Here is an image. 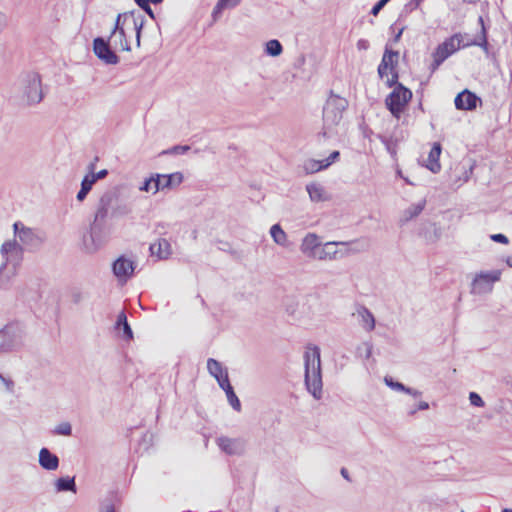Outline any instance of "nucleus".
I'll return each instance as SVG.
<instances>
[{"mask_svg": "<svg viewBox=\"0 0 512 512\" xmlns=\"http://www.w3.org/2000/svg\"><path fill=\"white\" fill-rule=\"evenodd\" d=\"M479 22L482 25V29L481 35L477 39L473 41L464 42L463 34L456 33L437 46V48L432 54L433 62L430 66L432 72L436 71L447 58H449L460 48H465L469 46H479L484 50H487L488 42L482 17L479 18Z\"/></svg>", "mask_w": 512, "mask_h": 512, "instance_id": "obj_1", "label": "nucleus"}, {"mask_svg": "<svg viewBox=\"0 0 512 512\" xmlns=\"http://www.w3.org/2000/svg\"><path fill=\"white\" fill-rule=\"evenodd\" d=\"M305 385L315 399L322 396L320 349L309 345L304 353Z\"/></svg>", "mask_w": 512, "mask_h": 512, "instance_id": "obj_2", "label": "nucleus"}, {"mask_svg": "<svg viewBox=\"0 0 512 512\" xmlns=\"http://www.w3.org/2000/svg\"><path fill=\"white\" fill-rule=\"evenodd\" d=\"M120 192L118 187H112L106 190L99 198L94 220L90 225V238L93 243L99 240L100 234L104 228L106 219L111 218L114 207L116 206Z\"/></svg>", "mask_w": 512, "mask_h": 512, "instance_id": "obj_3", "label": "nucleus"}, {"mask_svg": "<svg viewBox=\"0 0 512 512\" xmlns=\"http://www.w3.org/2000/svg\"><path fill=\"white\" fill-rule=\"evenodd\" d=\"M348 107V101L337 95H331L323 107V130L318 134V140L321 138H330L336 131L342 120L343 112Z\"/></svg>", "mask_w": 512, "mask_h": 512, "instance_id": "obj_4", "label": "nucleus"}, {"mask_svg": "<svg viewBox=\"0 0 512 512\" xmlns=\"http://www.w3.org/2000/svg\"><path fill=\"white\" fill-rule=\"evenodd\" d=\"M5 261L0 265V289H7L16 274V267L22 260L23 247L16 241H6L1 246Z\"/></svg>", "mask_w": 512, "mask_h": 512, "instance_id": "obj_5", "label": "nucleus"}, {"mask_svg": "<svg viewBox=\"0 0 512 512\" xmlns=\"http://www.w3.org/2000/svg\"><path fill=\"white\" fill-rule=\"evenodd\" d=\"M16 89L20 93L21 99L29 106L39 104L44 95L42 90V80L38 72H22L16 82Z\"/></svg>", "mask_w": 512, "mask_h": 512, "instance_id": "obj_6", "label": "nucleus"}, {"mask_svg": "<svg viewBox=\"0 0 512 512\" xmlns=\"http://www.w3.org/2000/svg\"><path fill=\"white\" fill-rule=\"evenodd\" d=\"M26 336L25 327L18 321L9 322L0 329V354L20 350Z\"/></svg>", "mask_w": 512, "mask_h": 512, "instance_id": "obj_7", "label": "nucleus"}, {"mask_svg": "<svg viewBox=\"0 0 512 512\" xmlns=\"http://www.w3.org/2000/svg\"><path fill=\"white\" fill-rule=\"evenodd\" d=\"M14 234L18 237L21 244L31 252L37 251L41 248L46 240L45 234L39 230L26 227L21 222L13 224Z\"/></svg>", "mask_w": 512, "mask_h": 512, "instance_id": "obj_8", "label": "nucleus"}, {"mask_svg": "<svg viewBox=\"0 0 512 512\" xmlns=\"http://www.w3.org/2000/svg\"><path fill=\"white\" fill-rule=\"evenodd\" d=\"M411 98V90L397 82L393 91L386 97L385 104L391 114L399 118Z\"/></svg>", "mask_w": 512, "mask_h": 512, "instance_id": "obj_9", "label": "nucleus"}, {"mask_svg": "<svg viewBox=\"0 0 512 512\" xmlns=\"http://www.w3.org/2000/svg\"><path fill=\"white\" fill-rule=\"evenodd\" d=\"M501 278L500 270L481 271L477 273L471 283V293L482 295L490 293L493 286Z\"/></svg>", "mask_w": 512, "mask_h": 512, "instance_id": "obj_10", "label": "nucleus"}, {"mask_svg": "<svg viewBox=\"0 0 512 512\" xmlns=\"http://www.w3.org/2000/svg\"><path fill=\"white\" fill-rule=\"evenodd\" d=\"M93 51L105 64L115 65L119 62V57L112 50L110 42L103 37H96L93 40Z\"/></svg>", "mask_w": 512, "mask_h": 512, "instance_id": "obj_11", "label": "nucleus"}, {"mask_svg": "<svg viewBox=\"0 0 512 512\" xmlns=\"http://www.w3.org/2000/svg\"><path fill=\"white\" fill-rule=\"evenodd\" d=\"M136 264L124 255L112 263V272L119 282L126 283L133 275Z\"/></svg>", "mask_w": 512, "mask_h": 512, "instance_id": "obj_12", "label": "nucleus"}, {"mask_svg": "<svg viewBox=\"0 0 512 512\" xmlns=\"http://www.w3.org/2000/svg\"><path fill=\"white\" fill-rule=\"evenodd\" d=\"M357 327L365 333L370 334L376 326L373 313L363 305H358L354 311Z\"/></svg>", "mask_w": 512, "mask_h": 512, "instance_id": "obj_13", "label": "nucleus"}, {"mask_svg": "<svg viewBox=\"0 0 512 512\" xmlns=\"http://www.w3.org/2000/svg\"><path fill=\"white\" fill-rule=\"evenodd\" d=\"M183 174L181 172H174L171 174H155V191L156 194L160 190L172 189L179 186L183 182Z\"/></svg>", "mask_w": 512, "mask_h": 512, "instance_id": "obj_14", "label": "nucleus"}, {"mask_svg": "<svg viewBox=\"0 0 512 512\" xmlns=\"http://www.w3.org/2000/svg\"><path fill=\"white\" fill-rule=\"evenodd\" d=\"M455 107L458 110H475L478 103H481V99L473 92L468 89L460 92L454 100Z\"/></svg>", "mask_w": 512, "mask_h": 512, "instance_id": "obj_15", "label": "nucleus"}, {"mask_svg": "<svg viewBox=\"0 0 512 512\" xmlns=\"http://www.w3.org/2000/svg\"><path fill=\"white\" fill-rule=\"evenodd\" d=\"M207 369L211 376L215 378L222 390L226 389V383H230L228 372L222 364L214 358L207 360Z\"/></svg>", "mask_w": 512, "mask_h": 512, "instance_id": "obj_16", "label": "nucleus"}, {"mask_svg": "<svg viewBox=\"0 0 512 512\" xmlns=\"http://www.w3.org/2000/svg\"><path fill=\"white\" fill-rule=\"evenodd\" d=\"M399 54L396 51L389 50L386 48L382 60L380 63L390 67L391 77L385 80L388 87L394 86L398 81V72L396 71V65L398 62Z\"/></svg>", "mask_w": 512, "mask_h": 512, "instance_id": "obj_17", "label": "nucleus"}, {"mask_svg": "<svg viewBox=\"0 0 512 512\" xmlns=\"http://www.w3.org/2000/svg\"><path fill=\"white\" fill-rule=\"evenodd\" d=\"M217 444L228 455H239L243 451V443L239 439L221 436L217 439Z\"/></svg>", "mask_w": 512, "mask_h": 512, "instance_id": "obj_18", "label": "nucleus"}, {"mask_svg": "<svg viewBox=\"0 0 512 512\" xmlns=\"http://www.w3.org/2000/svg\"><path fill=\"white\" fill-rule=\"evenodd\" d=\"M39 465L48 471L57 470L59 467V458L56 454L52 453L48 448L43 447L39 451Z\"/></svg>", "mask_w": 512, "mask_h": 512, "instance_id": "obj_19", "label": "nucleus"}, {"mask_svg": "<svg viewBox=\"0 0 512 512\" xmlns=\"http://www.w3.org/2000/svg\"><path fill=\"white\" fill-rule=\"evenodd\" d=\"M320 247L318 237L315 234H308L302 241L301 251L308 256L318 257Z\"/></svg>", "mask_w": 512, "mask_h": 512, "instance_id": "obj_20", "label": "nucleus"}, {"mask_svg": "<svg viewBox=\"0 0 512 512\" xmlns=\"http://www.w3.org/2000/svg\"><path fill=\"white\" fill-rule=\"evenodd\" d=\"M426 206V200H421L417 203L411 204L408 208H406L400 217V223L406 224L407 222L411 221L415 217H417L425 208Z\"/></svg>", "mask_w": 512, "mask_h": 512, "instance_id": "obj_21", "label": "nucleus"}, {"mask_svg": "<svg viewBox=\"0 0 512 512\" xmlns=\"http://www.w3.org/2000/svg\"><path fill=\"white\" fill-rule=\"evenodd\" d=\"M152 255H157L159 259H167L171 255V244L166 239H159L158 242L150 245Z\"/></svg>", "mask_w": 512, "mask_h": 512, "instance_id": "obj_22", "label": "nucleus"}, {"mask_svg": "<svg viewBox=\"0 0 512 512\" xmlns=\"http://www.w3.org/2000/svg\"><path fill=\"white\" fill-rule=\"evenodd\" d=\"M441 154V145L439 143H434L432 146L428 159L426 167L433 173H437L440 171V163H439V157Z\"/></svg>", "mask_w": 512, "mask_h": 512, "instance_id": "obj_23", "label": "nucleus"}, {"mask_svg": "<svg viewBox=\"0 0 512 512\" xmlns=\"http://www.w3.org/2000/svg\"><path fill=\"white\" fill-rule=\"evenodd\" d=\"M56 492H77L75 477H60L55 481Z\"/></svg>", "mask_w": 512, "mask_h": 512, "instance_id": "obj_24", "label": "nucleus"}, {"mask_svg": "<svg viewBox=\"0 0 512 512\" xmlns=\"http://www.w3.org/2000/svg\"><path fill=\"white\" fill-rule=\"evenodd\" d=\"M339 243L337 242H327L324 245H321L320 251L318 253L319 259H335L338 257L339 251L337 250V246Z\"/></svg>", "mask_w": 512, "mask_h": 512, "instance_id": "obj_25", "label": "nucleus"}, {"mask_svg": "<svg viewBox=\"0 0 512 512\" xmlns=\"http://www.w3.org/2000/svg\"><path fill=\"white\" fill-rule=\"evenodd\" d=\"M306 190L309 194L311 201L321 202L326 200L325 190L321 184L310 183L306 186Z\"/></svg>", "mask_w": 512, "mask_h": 512, "instance_id": "obj_26", "label": "nucleus"}, {"mask_svg": "<svg viewBox=\"0 0 512 512\" xmlns=\"http://www.w3.org/2000/svg\"><path fill=\"white\" fill-rule=\"evenodd\" d=\"M116 329H122L123 330V336L126 339H132L133 338V331L127 321V316L124 311L120 312L117 316L116 320Z\"/></svg>", "mask_w": 512, "mask_h": 512, "instance_id": "obj_27", "label": "nucleus"}, {"mask_svg": "<svg viewBox=\"0 0 512 512\" xmlns=\"http://www.w3.org/2000/svg\"><path fill=\"white\" fill-rule=\"evenodd\" d=\"M132 213V206L130 203L122 201L120 198L116 206L114 207L113 213H111V218H121L128 216Z\"/></svg>", "mask_w": 512, "mask_h": 512, "instance_id": "obj_28", "label": "nucleus"}, {"mask_svg": "<svg viewBox=\"0 0 512 512\" xmlns=\"http://www.w3.org/2000/svg\"><path fill=\"white\" fill-rule=\"evenodd\" d=\"M283 52V46L277 39H271L265 44V53L271 57L280 56Z\"/></svg>", "mask_w": 512, "mask_h": 512, "instance_id": "obj_29", "label": "nucleus"}, {"mask_svg": "<svg viewBox=\"0 0 512 512\" xmlns=\"http://www.w3.org/2000/svg\"><path fill=\"white\" fill-rule=\"evenodd\" d=\"M224 392L227 396V400L229 404L232 406V408L240 412L241 411V402L239 398L237 397L236 393L234 392V389L231 385V383H226V389H224Z\"/></svg>", "mask_w": 512, "mask_h": 512, "instance_id": "obj_30", "label": "nucleus"}, {"mask_svg": "<svg viewBox=\"0 0 512 512\" xmlns=\"http://www.w3.org/2000/svg\"><path fill=\"white\" fill-rule=\"evenodd\" d=\"M271 237L278 245L285 246L287 242V235L279 224H274L270 229Z\"/></svg>", "mask_w": 512, "mask_h": 512, "instance_id": "obj_31", "label": "nucleus"}, {"mask_svg": "<svg viewBox=\"0 0 512 512\" xmlns=\"http://www.w3.org/2000/svg\"><path fill=\"white\" fill-rule=\"evenodd\" d=\"M93 185L94 183L85 175L81 181V188L76 195V199L79 202H83L92 190Z\"/></svg>", "mask_w": 512, "mask_h": 512, "instance_id": "obj_32", "label": "nucleus"}, {"mask_svg": "<svg viewBox=\"0 0 512 512\" xmlns=\"http://www.w3.org/2000/svg\"><path fill=\"white\" fill-rule=\"evenodd\" d=\"M303 168L307 174H313V173L319 172L321 170L327 169L326 167H324L323 159L322 160L308 159L304 162Z\"/></svg>", "mask_w": 512, "mask_h": 512, "instance_id": "obj_33", "label": "nucleus"}, {"mask_svg": "<svg viewBox=\"0 0 512 512\" xmlns=\"http://www.w3.org/2000/svg\"><path fill=\"white\" fill-rule=\"evenodd\" d=\"M115 48H119L122 51H130L131 47L126 39V33L124 29H121L117 33V38H110Z\"/></svg>", "mask_w": 512, "mask_h": 512, "instance_id": "obj_34", "label": "nucleus"}, {"mask_svg": "<svg viewBox=\"0 0 512 512\" xmlns=\"http://www.w3.org/2000/svg\"><path fill=\"white\" fill-rule=\"evenodd\" d=\"M94 168H95V163L94 162L90 163L88 166L89 174H87L86 176H88V178L95 184L96 181L104 179L108 175V170L102 169V170L98 171L97 173H94Z\"/></svg>", "mask_w": 512, "mask_h": 512, "instance_id": "obj_35", "label": "nucleus"}, {"mask_svg": "<svg viewBox=\"0 0 512 512\" xmlns=\"http://www.w3.org/2000/svg\"><path fill=\"white\" fill-rule=\"evenodd\" d=\"M240 2L241 0H218L216 6L213 9V15L221 12L223 9L227 7L234 8L237 5H239Z\"/></svg>", "mask_w": 512, "mask_h": 512, "instance_id": "obj_36", "label": "nucleus"}, {"mask_svg": "<svg viewBox=\"0 0 512 512\" xmlns=\"http://www.w3.org/2000/svg\"><path fill=\"white\" fill-rule=\"evenodd\" d=\"M384 382L392 390L399 391V392H404V390H406V386L404 384H402L398 381H395L390 376H385Z\"/></svg>", "mask_w": 512, "mask_h": 512, "instance_id": "obj_37", "label": "nucleus"}, {"mask_svg": "<svg viewBox=\"0 0 512 512\" xmlns=\"http://www.w3.org/2000/svg\"><path fill=\"white\" fill-rule=\"evenodd\" d=\"M54 433L63 436H70L72 434V426L69 422H62L56 426Z\"/></svg>", "mask_w": 512, "mask_h": 512, "instance_id": "obj_38", "label": "nucleus"}, {"mask_svg": "<svg viewBox=\"0 0 512 512\" xmlns=\"http://www.w3.org/2000/svg\"><path fill=\"white\" fill-rule=\"evenodd\" d=\"M190 150V146L188 145H175L167 150H164L162 154H173V155H180L185 154Z\"/></svg>", "mask_w": 512, "mask_h": 512, "instance_id": "obj_39", "label": "nucleus"}, {"mask_svg": "<svg viewBox=\"0 0 512 512\" xmlns=\"http://www.w3.org/2000/svg\"><path fill=\"white\" fill-rule=\"evenodd\" d=\"M155 174L151 175L149 178H146L142 185L139 187L140 191L143 192H149V191H155Z\"/></svg>", "mask_w": 512, "mask_h": 512, "instance_id": "obj_40", "label": "nucleus"}, {"mask_svg": "<svg viewBox=\"0 0 512 512\" xmlns=\"http://www.w3.org/2000/svg\"><path fill=\"white\" fill-rule=\"evenodd\" d=\"M136 4L152 19H155V14L150 6V0H134Z\"/></svg>", "mask_w": 512, "mask_h": 512, "instance_id": "obj_41", "label": "nucleus"}, {"mask_svg": "<svg viewBox=\"0 0 512 512\" xmlns=\"http://www.w3.org/2000/svg\"><path fill=\"white\" fill-rule=\"evenodd\" d=\"M373 345L371 342L367 341L362 346L358 347V354L365 359H369L372 354Z\"/></svg>", "mask_w": 512, "mask_h": 512, "instance_id": "obj_42", "label": "nucleus"}, {"mask_svg": "<svg viewBox=\"0 0 512 512\" xmlns=\"http://www.w3.org/2000/svg\"><path fill=\"white\" fill-rule=\"evenodd\" d=\"M144 23H145L144 17H140V20L135 19V18L133 19V25H134V28H135V31H136V43H137V46H140L141 31H142V28L144 26Z\"/></svg>", "mask_w": 512, "mask_h": 512, "instance_id": "obj_43", "label": "nucleus"}, {"mask_svg": "<svg viewBox=\"0 0 512 512\" xmlns=\"http://www.w3.org/2000/svg\"><path fill=\"white\" fill-rule=\"evenodd\" d=\"M383 143L386 147V150L388 151V153L392 156V157H395L396 154H397V150H396V142L391 139V138H384L383 139Z\"/></svg>", "mask_w": 512, "mask_h": 512, "instance_id": "obj_44", "label": "nucleus"}, {"mask_svg": "<svg viewBox=\"0 0 512 512\" xmlns=\"http://www.w3.org/2000/svg\"><path fill=\"white\" fill-rule=\"evenodd\" d=\"M469 400H470L471 405H473V406H476V407L484 406L483 399L481 398V396L479 394H477L475 392H471L469 394Z\"/></svg>", "mask_w": 512, "mask_h": 512, "instance_id": "obj_45", "label": "nucleus"}, {"mask_svg": "<svg viewBox=\"0 0 512 512\" xmlns=\"http://www.w3.org/2000/svg\"><path fill=\"white\" fill-rule=\"evenodd\" d=\"M340 156V152L335 150L333 151L332 153H330V155L323 159L324 161V167L328 168L329 166H331Z\"/></svg>", "mask_w": 512, "mask_h": 512, "instance_id": "obj_46", "label": "nucleus"}, {"mask_svg": "<svg viewBox=\"0 0 512 512\" xmlns=\"http://www.w3.org/2000/svg\"><path fill=\"white\" fill-rule=\"evenodd\" d=\"M378 75L381 79H384L385 77H386V79L390 78L391 77L390 67L386 66L385 64L380 63L378 66Z\"/></svg>", "mask_w": 512, "mask_h": 512, "instance_id": "obj_47", "label": "nucleus"}, {"mask_svg": "<svg viewBox=\"0 0 512 512\" xmlns=\"http://www.w3.org/2000/svg\"><path fill=\"white\" fill-rule=\"evenodd\" d=\"M121 18H122V14H118L117 17H116L115 26H114V28H113V30L111 32L110 38H117V33L120 32L121 29H124L120 25Z\"/></svg>", "mask_w": 512, "mask_h": 512, "instance_id": "obj_48", "label": "nucleus"}, {"mask_svg": "<svg viewBox=\"0 0 512 512\" xmlns=\"http://www.w3.org/2000/svg\"><path fill=\"white\" fill-rule=\"evenodd\" d=\"M491 240H493L494 242H497V243H502V244H508L509 243V240L508 238L504 235V234H492L490 236Z\"/></svg>", "mask_w": 512, "mask_h": 512, "instance_id": "obj_49", "label": "nucleus"}, {"mask_svg": "<svg viewBox=\"0 0 512 512\" xmlns=\"http://www.w3.org/2000/svg\"><path fill=\"white\" fill-rule=\"evenodd\" d=\"M386 0H379L372 8L371 13L376 16L380 10L387 4Z\"/></svg>", "mask_w": 512, "mask_h": 512, "instance_id": "obj_50", "label": "nucleus"}, {"mask_svg": "<svg viewBox=\"0 0 512 512\" xmlns=\"http://www.w3.org/2000/svg\"><path fill=\"white\" fill-rule=\"evenodd\" d=\"M0 381H2L4 383V385L6 386L7 390L12 392L13 391V388H14V382L11 380V379H7L5 378L1 373H0Z\"/></svg>", "mask_w": 512, "mask_h": 512, "instance_id": "obj_51", "label": "nucleus"}, {"mask_svg": "<svg viewBox=\"0 0 512 512\" xmlns=\"http://www.w3.org/2000/svg\"><path fill=\"white\" fill-rule=\"evenodd\" d=\"M405 393L412 395L413 397L417 398L422 395V392L419 390H415L409 387H406V390H404Z\"/></svg>", "mask_w": 512, "mask_h": 512, "instance_id": "obj_52", "label": "nucleus"}, {"mask_svg": "<svg viewBox=\"0 0 512 512\" xmlns=\"http://www.w3.org/2000/svg\"><path fill=\"white\" fill-rule=\"evenodd\" d=\"M100 512H116V510H115V507L113 504L108 503V504L101 506Z\"/></svg>", "mask_w": 512, "mask_h": 512, "instance_id": "obj_53", "label": "nucleus"}, {"mask_svg": "<svg viewBox=\"0 0 512 512\" xmlns=\"http://www.w3.org/2000/svg\"><path fill=\"white\" fill-rule=\"evenodd\" d=\"M342 477L346 479L347 481H351L349 470L345 467H343L340 471Z\"/></svg>", "mask_w": 512, "mask_h": 512, "instance_id": "obj_54", "label": "nucleus"}, {"mask_svg": "<svg viewBox=\"0 0 512 512\" xmlns=\"http://www.w3.org/2000/svg\"><path fill=\"white\" fill-rule=\"evenodd\" d=\"M7 25V19L6 16L0 12V32L3 30V28Z\"/></svg>", "mask_w": 512, "mask_h": 512, "instance_id": "obj_55", "label": "nucleus"}, {"mask_svg": "<svg viewBox=\"0 0 512 512\" xmlns=\"http://www.w3.org/2000/svg\"><path fill=\"white\" fill-rule=\"evenodd\" d=\"M423 0H410V2L408 3V6L410 7V9H415L417 7H419V5L421 4Z\"/></svg>", "mask_w": 512, "mask_h": 512, "instance_id": "obj_56", "label": "nucleus"}, {"mask_svg": "<svg viewBox=\"0 0 512 512\" xmlns=\"http://www.w3.org/2000/svg\"><path fill=\"white\" fill-rule=\"evenodd\" d=\"M358 49H367L369 46V43L367 40H359L357 43Z\"/></svg>", "mask_w": 512, "mask_h": 512, "instance_id": "obj_57", "label": "nucleus"}, {"mask_svg": "<svg viewBox=\"0 0 512 512\" xmlns=\"http://www.w3.org/2000/svg\"><path fill=\"white\" fill-rule=\"evenodd\" d=\"M72 299L74 303H79L82 299V294L80 292H76L72 295Z\"/></svg>", "mask_w": 512, "mask_h": 512, "instance_id": "obj_58", "label": "nucleus"}, {"mask_svg": "<svg viewBox=\"0 0 512 512\" xmlns=\"http://www.w3.org/2000/svg\"><path fill=\"white\" fill-rule=\"evenodd\" d=\"M418 409L419 410H427V409H429V404L425 401H420L418 404Z\"/></svg>", "mask_w": 512, "mask_h": 512, "instance_id": "obj_59", "label": "nucleus"}, {"mask_svg": "<svg viewBox=\"0 0 512 512\" xmlns=\"http://www.w3.org/2000/svg\"><path fill=\"white\" fill-rule=\"evenodd\" d=\"M417 410H419V409H418V406H417V407H413V408H411V409L408 411V414H409V415H411V416H413V415H415V414H416Z\"/></svg>", "mask_w": 512, "mask_h": 512, "instance_id": "obj_60", "label": "nucleus"}, {"mask_svg": "<svg viewBox=\"0 0 512 512\" xmlns=\"http://www.w3.org/2000/svg\"><path fill=\"white\" fill-rule=\"evenodd\" d=\"M480 35H481V33L476 37V39H477ZM463 36H464V42H467V41H473V39L468 38V36H467L466 34H465V35H463ZM474 40H475V38H474Z\"/></svg>", "mask_w": 512, "mask_h": 512, "instance_id": "obj_61", "label": "nucleus"}, {"mask_svg": "<svg viewBox=\"0 0 512 512\" xmlns=\"http://www.w3.org/2000/svg\"><path fill=\"white\" fill-rule=\"evenodd\" d=\"M506 263L509 267L512 268V256L507 258Z\"/></svg>", "mask_w": 512, "mask_h": 512, "instance_id": "obj_62", "label": "nucleus"}, {"mask_svg": "<svg viewBox=\"0 0 512 512\" xmlns=\"http://www.w3.org/2000/svg\"><path fill=\"white\" fill-rule=\"evenodd\" d=\"M150 1H151L152 4H155V5L160 4V3L163 2V0H150Z\"/></svg>", "mask_w": 512, "mask_h": 512, "instance_id": "obj_63", "label": "nucleus"}, {"mask_svg": "<svg viewBox=\"0 0 512 512\" xmlns=\"http://www.w3.org/2000/svg\"><path fill=\"white\" fill-rule=\"evenodd\" d=\"M502 512H512V509L506 508V509L502 510Z\"/></svg>", "mask_w": 512, "mask_h": 512, "instance_id": "obj_64", "label": "nucleus"}]
</instances>
